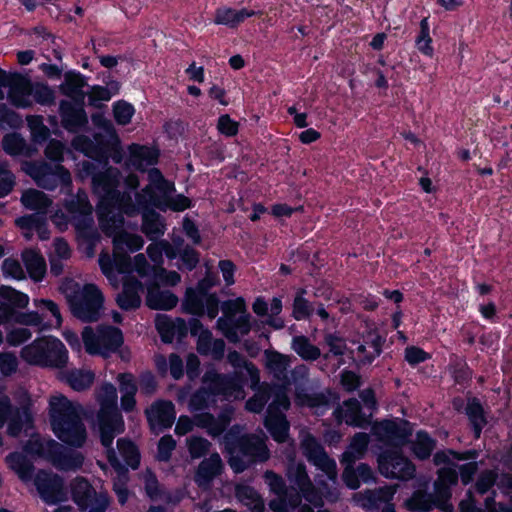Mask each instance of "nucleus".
<instances>
[{
  "instance_id": "e433bc0d",
  "label": "nucleus",
  "mask_w": 512,
  "mask_h": 512,
  "mask_svg": "<svg viewBox=\"0 0 512 512\" xmlns=\"http://www.w3.org/2000/svg\"><path fill=\"white\" fill-rule=\"evenodd\" d=\"M225 342L222 339H216L209 330L201 331L197 341V351L201 355L210 356L215 360L223 357Z\"/></svg>"
},
{
  "instance_id": "6e6552de",
  "label": "nucleus",
  "mask_w": 512,
  "mask_h": 512,
  "mask_svg": "<svg viewBox=\"0 0 512 512\" xmlns=\"http://www.w3.org/2000/svg\"><path fill=\"white\" fill-rule=\"evenodd\" d=\"M21 357L31 365L62 368L68 362V352L57 338L43 337L34 340L21 351Z\"/></svg>"
},
{
  "instance_id": "c03bdc74",
  "label": "nucleus",
  "mask_w": 512,
  "mask_h": 512,
  "mask_svg": "<svg viewBox=\"0 0 512 512\" xmlns=\"http://www.w3.org/2000/svg\"><path fill=\"white\" fill-rule=\"evenodd\" d=\"M143 208L142 232L150 239L155 240L165 233V224L161 216L153 210ZM142 210V208H140Z\"/></svg>"
},
{
  "instance_id": "412c9836",
  "label": "nucleus",
  "mask_w": 512,
  "mask_h": 512,
  "mask_svg": "<svg viewBox=\"0 0 512 512\" xmlns=\"http://www.w3.org/2000/svg\"><path fill=\"white\" fill-rule=\"evenodd\" d=\"M35 486L47 504H55L66 499L63 482L55 474L40 471L35 477Z\"/></svg>"
},
{
  "instance_id": "20e7f679",
  "label": "nucleus",
  "mask_w": 512,
  "mask_h": 512,
  "mask_svg": "<svg viewBox=\"0 0 512 512\" xmlns=\"http://www.w3.org/2000/svg\"><path fill=\"white\" fill-rule=\"evenodd\" d=\"M270 393L274 398L268 407L265 426L277 442H284L288 436L289 423L282 411L287 410L290 406V401L284 387H263L246 402V409L253 413H259L267 403L268 394Z\"/></svg>"
},
{
  "instance_id": "393cba45",
  "label": "nucleus",
  "mask_w": 512,
  "mask_h": 512,
  "mask_svg": "<svg viewBox=\"0 0 512 512\" xmlns=\"http://www.w3.org/2000/svg\"><path fill=\"white\" fill-rule=\"evenodd\" d=\"M8 99L12 105L18 108H27L33 104L31 99L32 83L26 77L17 75L8 83Z\"/></svg>"
},
{
  "instance_id": "f257e3e1",
  "label": "nucleus",
  "mask_w": 512,
  "mask_h": 512,
  "mask_svg": "<svg viewBox=\"0 0 512 512\" xmlns=\"http://www.w3.org/2000/svg\"><path fill=\"white\" fill-rule=\"evenodd\" d=\"M81 177H92L94 193L105 202H115L127 215L132 216L140 211V208L150 206V196L159 197L165 193L174 192V184L165 180L162 173L156 169L148 171L149 184L136 193L135 201L128 192L120 193L117 190L120 181V172L117 168L107 167L104 171L96 173L94 163L83 161L80 170Z\"/></svg>"
},
{
  "instance_id": "6ab92c4d",
  "label": "nucleus",
  "mask_w": 512,
  "mask_h": 512,
  "mask_svg": "<svg viewBox=\"0 0 512 512\" xmlns=\"http://www.w3.org/2000/svg\"><path fill=\"white\" fill-rule=\"evenodd\" d=\"M380 473L387 478L408 480L415 475V466L400 454L385 451L378 457Z\"/></svg>"
},
{
  "instance_id": "ddd939ff",
  "label": "nucleus",
  "mask_w": 512,
  "mask_h": 512,
  "mask_svg": "<svg viewBox=\"0 0 512 512\" xmlns=\"http://www.w3.org/2000/svg\"><path fill=\"white\" fill-rule=\"evenodd\" d=\"M269 458L264 439L255 436H243L238 444L230 449L229 465L236 472L244 471L251 463L266 461Z\"/></svg>"
},
{
  "instance_id": "49530a36",
  "label": "nucleus",
  "mask_w": 512,
  "mask_h": 512,
  "mask_svg": "<svg viewBox=\"0 0 512 512\" xmlns=\"http://www.w3.org/2000/svg\"><path fill=\"white\" fill-rule=\"evenodd\" d=\"M21 203L29 210L37 211V214L46 213L51 206L52 200L42 191L28 189L21 196Z\"/></svg>"
},
{
  "instance_id": "3c124183",
  "label": "nucleus",
  "mask_w": 512,
  "mask_h": 512,
  "mask_svg": "<svg viewBox=\"0 0 512 512\" xmlns=\"http://www.w3.org/2000/svg\"><path fill=\"white\" fill-rule=\"evenodd\" d=\"M289 464L287 466L286 476L291 483H294L298 489L307 485L311 480L307 474L306 467L302 462L294 460V452L288 454Z\"/></svg>"
},
{
  "instance_id": "338daca9",
  "label": "nucleus",
  "mask_w": 512,
  "mask_h": 512,
  "mask_svg": "<svg viewBox=\"0 0 512 512\" xmlns=\"http://www.w3.org/2000/svg\"><path fill=\"white\" fill-rule=\"evenodd\" d=\"M27 124L35 142H43L49 136V129L43 124L42 117L28 116Z\"/></svg>"
},
{
  "instance_id": "6e6d98bb",
  "label": "nucleus",
  "mask_w": 512,
  "mask_h": 512,
  "mask_svg": "<svg viewBox=\"0 0 512 512\" xmlns=\"http://www.w3.org/2000/svg\"><path fill=\"white\" fill-rule=\"evenodd\" d=\"M91 118L96 127L103 129L107 145H111V148H118L120 145V139L112 122L101 113L93 114Z\"/></svg>"
},
{
  "instance_id": "423d86ee",
  "label": "nucleus",
  "mask_w": 512,
  "mask_h": 512,
  "mask_svg": "<svg viewBox=\"0 0 512 512\" xmlns=\"http://www.w3.org/2000/svg\"><path fill=\"white\" fill-rule=\"evenodd\" d=\"M72 314L83 322H96L104 307V295L95 284L80 286L73 280H66L61 285Z\"/></svg>"
},
{
  "instance_id": "f8f14e48",
  "label": "nucleus",
  "mask_w": 512,
  "mask_h": 512,
  "mask_svg": "<svg viewBox=\"0 0 512 512\" xmlns=\"http://www.w3.org/2000/svg\"><path fill=\"white\" fill-rule=\"evenodd\" d=\"M81 335L85 350L91 355L108 356L123 343L122 332L112 326H86Z\"/></svg>"
},
{
  "instance_id": "7c9ffc66",
  "label": "nucleus",
  "mask_w": 512,
  "mask_h": 512,
  "mask_svg": "<svg viewBox=\"0 0 512 512\" xmlns=\"http://www.w3.org/2000/svg\"><path fill=\"white\" fill-rule=\"evenodd\" d=\"M385 339L376 331H369L364 335L363 344L357 348L359 361L363 365L371 364L382 352Z\"/></svg>"
},
{
  "instance_id": "a18cd8bd",
  "label": "nucleus",
  "mask_w": 512,
  "mask_h": 512,
  "mask_svg": "<svg viewBox=\"0 0 512 512\" xmlns=\"http://www.w3.org/2000/svg\"><path fill=\"white\" fill-rule=\"evenodd\" d=\"M369 436L366 433H357L352 438L347 450L343 453L341 461L345 464H353L361 459L368 448Z\"/></svg>"
},
{
  "instance_id": "864d4df0",
  "label": "nucleus",
  "mask_w": 512,
  "mask_h": 512,
  "mask_svg": "<svg viewBox=\"0 0 512 512\" xmlns=\"http://www.w3.org/2000/svg\"><path fill=\"white\" fill-rule=\"evenodd\" d=\"M301 504V495L299 493H289L287 490L280 496L269 502V507L273 512H293Z\"/></svg>"
},
{
  "instance_id": "4be33fe9",
  "label": "nucleus",
  "mask_w": 512,
  "mask_h": 512,
  "mask_svg": "<svg viewBox=\"0 0 512 512\" xmlns=\"http://www.w3.org/2000/svg\"><path fill=\"white\" fill-rule=\"evenodd\" d=\"M145 414L153 429L169 428L176 418L174 404L169 400L155 401L146 409Z\"/></svg>"
},
{
  "instance_id": "c756f323",
  "label": "nucleus",
  "mask_w": 512,
  "mask_h": 512,
  "mask_svg": "<svg viewBox=\"0 0 512 512\" xmlns=\"http://www.w3.org/2000/svg\"><path fill=\"white\" fill-rule=\"evenodd\" d=\"M16 225L21 229L23 236L30 240L33 237V232L38 234L41 240H47L50 236L46 219L39 214H32L20 217L15 221Z\"/></svg>"
},
{
  "instance_id": "9b49d317",
  "label": "nucleus",
  "mask_w": 512,
  "mask_h": 512,
  "mask_svg": "<svg viewBox=\"0 0 512 512\" xmlns=\"http://www.w3.org/2000/svg\"><path fill=\"white\" fill-rule=\"evenodd\" d=\"M61 449L55 440L40 437H32L26 445L29 453L50 459L59 469L75 470L82 466L84 458L80 452L60 453Z\"/></svg>"
},
{
  "instance_id": "774afa93",
  "label": "nucleus",
  "mask_w": 512,
  "mask_h": 512,
  "mask_svg": "<svg viewBox=\"0 0 512 512\" xmlns=\"http://www.w3.org/2000/svg\"><path fill=\"white\" fill-rule=\"evenodd\" d=\"M407 506L415 512H427L432 508L433 501L430 495L418 491L407 501Z\"/></svg>"
},
{
  "instance_id": "69168bd1",
  "label": "nucleus",
  "mask_w": 512,
  "mask_h": 512,
  "mask_svg": "<svg viewBox=\"0 0 512 512\" xmlns=\"http://www.w3.org/2000/svg\"><path fill=\"white\" fill-rule=\"evenodd\" d=\"M186 445L190 456L198 459L208 453L211 443L205 438L192 436L187 438Z\"/></svg>"
},
{
  "instance_id": "c9c22d12",
  "label": "nucleus",
  "mask_w": 512,
  "mask_h": 512,
  "mask_svg": "<svg viewBox=\"0 0 512 512\" xmlns=\"http://www.w3.org/2000/svg\"><path fill=\"white\" fill-rule=\"evenodd\" d=\"M61 379L77 392L88 390L95 381V373L86 368L71 369L62 373Z\"/></svg>"
},
{
  "instance_id": "0e129e2a",
  "label": "nucleus",
  "mask_w": 512,
  "mask_h": 512,
  "mask_svg": "<svg viewBox=\"0 0 512 512\" xmlns=\"http://www.w3.org/2000/svg\"><path fill=\"white\" fill-rule=\"evenodd\" d=\"M31 99L41 105H50L54 103V91L46 84L35 83L31 88Z\"/></svg>"
},
{
  "instance_id": "2f4dec72",
  "label": "nucleus",
  "mask_w": 512,
  "mask_h": 512,
  "mask_svg": "<svg viewBox=\"0 0 512 512\" xmlns=\"http://www.w3.org/2000/svg\"><path fill=\"white\" fill-rule=\"evenodd\" d=\"M107 458L110 464L115 468L117 477L114 479L113 490L118 497L120 504H125L128 500V490L126 484L128 482V472L121 465L112 445L106 448Z\"/></svg>"
},
{
  "instance_id": "7ed1b4c3",
  "label": "nucleus",
  "mask_w": 512,
  "mask_h": 512,
  "mask_svg": "<svg viewBox=\"0 0 512 512\" xmlns=\"http://www.w3.org/2000/svg\"><path fill=\"white\" fill-rule=\"evenodd\" d=\"M83 407L70 401L62 394L49 399V417L53 433L63 443L81 447L87 439V431L82 420Z\"/></svg>"
},
{
  "instance_id": "4d7b16f0",
  "label": "nucleus",
  "mask_w": 512,
  "mask_h": 512,
  "mask_svg": "<svg viewBox=\"0 0 512 512\" xmlns=\"http://www.w3.org/2000/svg\"><path fill=\"white\" fill-rule=\"evenodd\" d=\"M117 447L126 463L132 469H136L140 463V454L135 444L130 440L121 438L117 441Z\"/></svg>"
},
{
  "instance_id": "c85d7f7f",
  "label": "nucleus",
  "mask_w": 512,
  "mask_h": 512,
  "mask_svg": "<svg viewBox=\"0 0 512 512\" xmlns=\"http://www.w3.org/2000/svg\"><path fill=\"white\" fill-rule=\"evenodd\" d=\"M155 324L162 340L166 343H171L175 337L183 338L187 335L188 327L181 318L172 320L166 315H158Z\"/></svg>"
},
{
  "instance_id": "13d9d810",
  "label": "nucleus",
  "mask_w": 512,
  "mask_h": 512,
  "mask_svg": "<svg viewBox=\"0 0 512 512\" xmlns=\"http://www.w3.org/2000/svg\"><path fill=\"white\" fill-rule=\"evenodd\" d=\"M435 443L425 432H418L412 442V451L419 459H426L434 449Z\"/></svg>"
},
{
  "instance_id": "f704fd0d",
  "label": "nucleus",
  "mask_w": 512,
  "mask_h": 512,
  "mask_svg": "<svg viewBox=\"0 0 512 512\" xmlns=\"http://www.w3.org/2000/svg\"><path fill=\"white\" fill-rule=\"evenodd\" d=\"M195 426L204 428L212 436H218L224 432L231 421L230 412L222 413L215 418L210 413H199L194 416Z\"/></svg>"
},
{
  "instance_id": "a211bd4d",
  "label": "nucleus",
  "mask_w": 512,
  "mask_h": 512,
  "mask_svg": "<svg viewBox=\"0 0 512 512\" xmlns=\"http://www.w3.org/2000/svg\"><path fill=\"white\" fill-rule=\"evenodd\" d=\"M300 447L304 456L316 467L322 470L329 479L337 477L336 463L324 451L322 445L309 432L302 430L300 433Z\"/></svg>"
},
{
  "instance_id": "09e8293b",
  "label": "nucleus",
  "mask_w": 512,
  "mask_h": 512,
  "mask_svg": "<svg viewBox=\"0 0 512 512\" xmlns=\"http://www.w3.org/2000/svg\"><path fill=\"white\" fill-rule=\"evenodd\" d=\"M291 348L305 361H315L321 356L320 349L303 335L293 337Z\"/></svg>"
},
{
  "instance_id": "1a4fd4ad",
  "label": "nucleus",
  "mask_w": 512,
  "mask_h": 512,
  "mask_svg": "<svg viewBox=\"0 0 512 512\" xmlns=\"http://www.w3.org/2000/svg\"><path fill=\"white\" fill-rule=\"evenodd\" d=\"M222 316L217 320V329L230 341L238 342L251 330L250 315L242 298L224 301Z\"/></svg>"
},
{
  "instance_id": "79ce46f5",
  "label": "nucleus",
  "mask_w": 512,
  "mask_h": 512,
  "mask_svg": "<svg viewBox=\"0 0 512 512\" xmlns=\"http://www.w3.org/2000/svg\"><path fill=\"white\" fill-rule=\"evenodd\" d=\"M178 303V298L170 291H162L157 286L150 287L147 292L146 304L154 310H170Z\"/></svg>"
},
{
  "instance_id": "39448f33",
  "label": "nucleus",
  "mask_w": 512,
  "mask_h": 512,
  "mask_svg": "<svg viewBox=\"0 0 512 512\" xmlns=\"http://www.w3.org/2000/svg\"><path fill=\"white\" fill-rule=\"evenodd\" d=\"M94 397L99 405L97 425L100 440L105 448H109L116 435L124 432V420L117 410V390L111 383H103L94 391Z\"/></svg>"
},
{
  "instance_id": "37998d69",
  "label": "nucleus",
  "mask_w": 512,
  "mask_h": 512,
  "mask_svg": "<svg viewBox=\"0 0 512 512\" xmlns=\"http://www.w3.org/2000/svg\"><path fill=\"white\" fill-rule=\"evenodd\" d=\"M86 85L87 83L82 75L68 72L65 74L64 81L60 85V91L65 96L75 101L82 102L85 97L83 89Z\"/></svg>"
},
{
  "instance_id": "58836bf2",
  "label": "nucleus",
  "mask_w": 512,
  "mask_h": 512,
  "mask_svg": "<svg viewBox=\"0 0 512 512\" xmlns=\"http://www.w3.org/2000/svg\"><path fill=\"white\" fill-rule=\"evenodd\" d=\"M255 15V11L246 8L236 10L228 7L218 8L215 12L214 23L217 25H226L230 28H236L248 17Z\"/></svg>"
},
{
  "instance_id": "de8ad7c7",
  "label": "nucleus",
  "mask_w": 512,
  "mask_h": 512,
  "mask_svg": "<svg viewBox=\"0 0 512 512\" xmlns=\"http://www.w3.org/2000/svg\"><path fill=\"white\" fill-rule=\"evenodd\" d=\"M150 206H155L163 211L171 209L173 211H183L190 207V200L183 196H172V193H165L159 197L150 196Z\"/></svg>"
},
{
  "instance_id": "0eeeda50",
  "label": "nucleus",
  "mask_w": 512,
  "mask_h": 512,
  "mask_svg": "<svg viewBox=\"0 0 512 512\" xmlns=\"http://www.w3.org/2000/svg\"><path fill=\"white\" fill-rule=\"evenodd\" d=\"M204 387L196 391L190 398L189 410L198 412L210 407L215 402L214 396L222 395L225 399H243L245 396L243 386L234 377L219 374L215 370H208L203 376Z\"/></svg>"
},
{
  "instance_id": "ea45409f",
  "label": "nucleus",
  "mask_w": 512,
  "mask_h": 512,
  "mask_svg": "<svg viewBox=\"0 0 512 512\" xmlns=\"http://www.w3.org/2000/svg\"><path fill=\"white\" fill-rule=\"evenodd\" d=\"M227 360L236 369L234 374L230 377H234L237 373V380L241 386L242 368L245 369L247 375L250 377L252 388H254L259 383V370L251 362L246 361V359L240 353L237 351H230L227 355Z\"/></svg>"
},
{
  "instance_id": "2eb2a0df",
  "label": "nucleus",
  "mask_w": 512,
  "mask_h": 512,
  "mask_svg": "<svg viewBox=\"0 0 512 512\" xmlns=\"http://www.w3.org/2000/svg\"><path fill=\"white\" fill-rule=\"evenodd\" d=\"M21 169L29 175L38 186L52 190L59 184L69 186L71 184V175L62 165L51 166L46 162L25 161Z\"/></svg>"
},
{
  "instance_id": "9d476101",
  "label": "nucleus",
  "mask_w": 512,
  "mask_h": 512,
  "mask_svg": "<svg viewBox=\"0 0 512 512\" xmlns=\"http://www.w3.org/2000/svg\"><path fill=\"white\" fill-rule=\"evenodd\" d=\"M475 458L474 452L456 453L452 450L440 451L434 455L436 465H445L438 470V478L434 483V497L437 502H445L451 496V487L457 484L456 463L461 460Z\"/></svg>"
},
{
  "instance_id": "4468645a",
  "label": "nucleus",
  "mask_w": 512,
  "mask_h": 512,
  "mask_svg": "<svg viewBox=\"0 0 512 512\" xmlns=\"http://www.w3.org/2000/svg\"><path fill=\"white\" fill-rule=\"evenodd\" d=\"M215 285L214 277L208 275L201 280L196 289H188L183 303L186 312L193 315H203L204 311L210 319H214L219 311V300L208 290Z\"/></svg>"
},
{
  "instance_id": "72a5a7b5",
  "label": "nucleus",
  "mask_w": 512,
  "mask_h": 512,
  "mask_svg": "<svg viewBox=\"0 0 512 512\" xmlns=\"http://www.w3.org/2000/svg\"><path fill=\"white\" fill-rule=\"evenodd\" d=\"M128 151V165L138 170H144L146 167L155 164L158 159V152L148 146L131 144Z\"/></svg>"
},
{
  "instance_id": "bb28decb",
  "label": "nucleus",
  "mask_w": 512,
  "mask_h": 512,
  "mask_svg": "<svg viewBox=\"0 0 512 512\" xmlns=\"http://www.w3.org/2000/svg\"><path fill=\"white\" fill-rule=\"evenodd\" d=\"M142 283L133 276H126L122 292L117 295L116 302L123 310L136 309L141 304Z\"/></svg>"
},
{
  "instance_id": "a878e982",
  "label": "nucleus",
  "mask_w": 512,
  "mask_h": 512,
  "mask_svg": "<svg viewBox=\"0 0 512 512\" xmlns=\"http://www.w3.org/2000/svg\"><path fill=\"white\" fill-rule=\"evenodd\" d=\"M60 116L62 126L70 132H77L88 123L83 107L76 106L69 101L63 100L60 102Z\"/></svg>"
},
{
  "instance_id": "5fc2aeb1",
  "label": "nucleus",
  "mask_w": 512,
  "mask_h": 512,
  "mask_svg": "<svg viewBox=\"0 0 512 512\" xmlns=\"http://www.w3.org/2000/svg\"><path fill=\"white\" fill-rule=\"evenodd\" d=\"M8 466L17 473L20 479L28 481L32 477V465L20 453H11L6 457Z\"/></svg>"
},
{
  "instance_id": "8fccbe9b",
  "label": "nucleus",
  "mask_w": 512,
  "mask_h": 512,
  "mask_svg": "<svg viewBox=\"0 0 512 512\" xmlns=\"http://www.w3.org/2000/svg\"><path fill=\"white\" fill-rule=\"evenodd\" d=\"M237 499L252 512H263L264 503L258 493L249 486L237 485L235 489Z\"/></svg>"
},
{
  "instance_id": "cd10ccee",
  "label": "nucleus",
  "mask_w": 512,
  "mask_h": 512,
  "mask_svg": "<svg viewBox=\"0 0 512 512\" xmlns=\"http://www.w3.org/2000/svg\"><path fill=\"white\" fill-rule=\"evenodd\" d=\"M71 144L75 150L92 159H101L104 157L105 150L111 148V145H107V140H104L101 134H95L94 139L86 135H78L72 140Z\"/></svg>"
},
{
  "instance_id": "e2e57ef3",
  "label": "nucleus",
  "mask_w": 512,
  "mask_h": 512,
  "mask_svg": "<svg viewBox=\"0 0 512 512\" xmlns=\"http://www.w3.org/2000/svg\"><path fill=\"white\" fill-rule=\"evenodd\" d=\"M305 290L300 289L294 299L293 303V317L296 320L309 318L313 311V305L304 298Z\"/></svg>"
},
{
  "instance_id": "f03ea898",
  "label": "nucleus",
  "mask_w": 512,
  "mask_h": 512,
  "mask_svg": "<svg viewBox=\"0 0 512 512\" xmlns=\"http://www.w3.org/2000/svg\"><path fill=\"white\" fill-rule=\"evenodd\" d=\"M121 213H124L115 202H105L99 199V222L102 229L113 236V255L101 252L98 263L106 278L117 282L116 272H129L131 270V258L125 252L140 250L144 245L141 236L126 231H118L124 223Z\"/></svg>"
},
{
  "instance_id": "b1692460",
  "label": "nucleus",
  "mask_w": 512,
  "mask_h": 512,
  "mask_svg": "<svg viewBox=\"0 0 512 512\" xmlns=\"http://www.w3.org/2000/svg\"><path fill=\"white\" fill-rule=\"evenodd\" d=\"M19 404L20 408L13 409L11 407V414L7 418V433L13 437L18 436L23 429L24 424L31 421L29 409L32 401L26 391L19 392Z\"/></svg>"
},
{
  "instance_id": "bf43d9fd",
  "label": "nucleus",
  "mask_w": 512,
  "mask_h": 512,
  "mask_svg": "<svg viewBox=\"0 0 512 512\" xmlns=\"http://www.w3.org/2000/svg\"><path fill=\"white\" fill-rule=\"evenodd\" d=\"M290 356L280 354L278 352L266 353V364L268 369L277 377H281L290 366Z\"/></svg>"
},
{
  "instance_id": "680f3d73",
  "label": "nucleus",
  "mask_w": 512,
  "mask_h": 512,
  "mask_svg": "<svg viewBox=\"0 0 512 512\" xmlns=\"http://www.w3.org/2000/svg\"><path fill=\"white\" fill-rule=\"evenodd\" d=\"M0 297L5 299L9 305H6L7 307H16V308H25L29 303V297L20 292L15 290L14 288L10 286H1L0 287ZM2 306H5L4 304Z\"/></svg>"
},
{
  "instance_id": "603ef678",
  "label": "nucleus",
  "mask_w": 512,
  "mask_h": 512,
  "mask_svg": "<svg viewBox=\"0 0 512 512\" xmlns=\"http://www.w3.org/2000/svg\"><path fill=\"white\" fill-rule=\"evenodd\" d=\"M419 28V32L415 38V46L421 54L431 58L434 56V47L427 17L420 21Z\"/></svg>"
},
{
  "instance_id": "f3484780",
  "label": "nucleus",
  "mask_w": 512,
  "mask_h": 512,
  "mask_svg": "<svg viewBox=\"0 0 512 512\" xmlns=\"http://www.w3.org/2000/svg\"><path fill=\"white\" fill-rule=\"evenodd\" d=\"M66 209L77 232L85 238H92L96 234L92 217V206L84 192H78L75 197L66 203Z\"/></svg>"
},
{
  "instance_id": "5701e85b",
  "label": "nucleus",
  "mask_w": 512,
  "mask_h": 512,
  "mask_svg": "<svg viewBox=\"0 0 512 512\" xmlns=\"http://www.w3.org/2000/svg\"><path fill=\"white\" fill-rule=\"evenodd\" d=\"M224 465L218 453H212L208 458L203 459L194 474V481L201 489L211 488L213 480L223 471Z\"/></svg>"
},
{
  "instance_id": "dca6fc26",
  "label": "nucleus",
  "mask_w": 512,
  "mask_h": 512,
  "mask_svg": "<svg viewBox=\"0 0 512 512\" xmlns=\"http://www.w3.org/2000/svg\"><path fill=\"white\" fill-rule=\"evenodd\" d=\"M71 491L82 512H105L109 505L107 493L96 492L84 478H76L71 484Z\"/></svg>"
},
{
  "instance_id": "052dcab7",
  "label": "nucleus",
  "mask_w": 512,
  "mask_h": 512,
  "mask_svg": "<svg viewBox=\"0 0 512 512\" xmlns=\"http://www.w3.org/2000/svg\"><path fill=\"white\" fill-rule=\"evenodd\" d=\"M466 413L473 425L475 436L478 438L482 428L486 424L483 408L478 401L472 400L467 404Z\"/></svg>"
},
{
  "instance_id": "473e14b6",
  "label": "nucleus",
  "mask_w": 512,
  "mask_h": 512,
  "mask_svg": "<svg viewBox=\"0 0 512 512\" xmlns=\"http://www.w3.org/2000/svg\"><path fill=\"white\" fill-rule=\"evenodd\" d=\"M337 421L345 422L355 427H364L368 420L362 415L360 403L356 399H349L334 412Z\"/></svg>"
},
{
  "instance_id": "4c0bfd02",
  "label": "nucleus",
  "mask_w": 512,
  "mask_h": 512,
  "mask_svg": "<svg viewBox=\"0 0 512 512\" xmlns=\"http://www.w3.org/2000/svg\"><path fill=\"white\" fill-rule=\"evenodd\" d=\"M117 381L121 393V408L125 412H131L136 406L137 386L135 379L130 373H121L117 376Z\"/></svg>"
},
{
  "instance_id": "aec40b11",
  "label": "nucleus",
  "mask_w": 512,
  "mask_h": 512,
  "mask_svg": "<svg viewBox=\"0 0 512 512\" xmlns=\"http://www.w3.org/2000/svg\"><path fill=\"white\" fill-rule=\"evenodd\" d=\"M372 432L379 441L398 447L406 442L411 434V429L409 423L404 420H385L374 424Z\"/></svg>"
},
{
  "instance_id": "a19ab883",
  "label": "nucleus",
  "mask_w": 512,
  "mask_h": 512,
  "mask_svg": "<svg viewBox=\"0 0 512 512\" xmlns=\"http://www.w3.org/2000/svg\"><path fill=\"white\" fill-rule=\"evenodd\" d=\"M29 277L34 281H41L46 273V262L43 256L34 249H26L21 254Z\"/></svg>"
}]
</instances>
